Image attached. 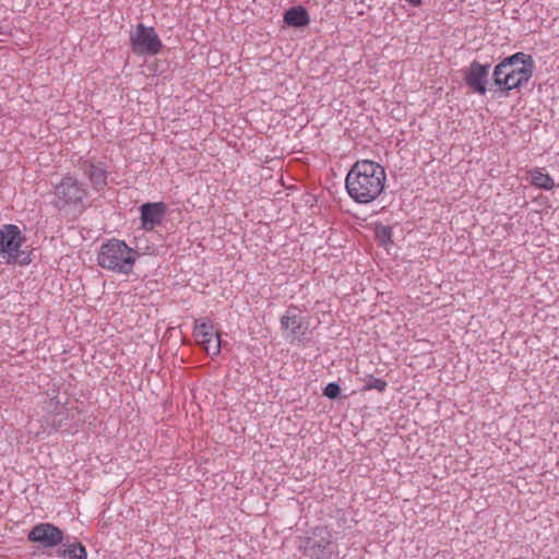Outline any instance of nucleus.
I'll return each instance as SVG.
<instances>
[{
  "label": "nucleus",
  "mask_w": 559,
  "mask_h": 559,
  "mask_svg": "<svg viewBox=\"0 0 559 559\" xmlns=\"http://www.w3.org/2000/svg\"><path fill=\"white\" fill-rule=\"evenodd\" d=\"M374 237L379 245L388 246L392 243V228L390 226L378 225L374 228Z\"/></svg>",
  "instance_id": "nucleus-17"
},
{
  "label": "nucleus",
  "mask_w": 559,
  "mask_h": 559,
  "mask_svg": "<svg viewBox=\"0 0 559 559\" xmlns=\"http://www.w3.org/2000/svg\"><path fill=\"white\" fill-rule=\"evenodd\" d=\"M79 166L95 191L103 192L106 189L109 171L104 166V163L81 157Z\"/></svg>",
  "instance_id": "nucleus-9"
},
{
  "label": "nucleus",
  "mask_w": 559,
  "mask_h": 559,
  "mask_svg": "<svg viewBox=\"0 0 559 559\" xmlns=\"http://www.w3.org/2000/svg\"><path fill=\"white\" fill-rule=\"evenodd\" d=\"M325 535L320 539L305 538L302 551L310 559H329L333 555L331 533L324 530Z\"/></svg>",
  "instance_id": "nucleus-10"
},
{
  "label": "nucleus",
  "mask_w": 559,
  "mask_h": 559,
  "mask_svg": "<svg viewBox=\"0 0 559 559\" xmlns=\"http://www.w3.org/2000/svg\"><path fill=\"white\" fill-rule=\"evenodd\" d=\"M167 211L164 202H147L141 205V226L146 231H152L160 225Z\"/></svg>",
  "instance_id": "nucleus-11"
},
{
  "label": "nucleus",
  "mask_w": 559,
  "mask_h": 559,
  "mask_svg": "<svg viewBox=\"0 0 559 559\" xmlns=\"http://www.w3.org/2000/svg\"><path fill=\"white\" fill-rule=\"evenodd\" d=\"M487 70L486 67L479 64L478 62L474 61L468 70L465 72V82L466 84L472 88L473 92L485 94L486 93V86H485V76H486Z\"/></svg>",
  "instance_id": "nucleus-12"
},
{
  "label": "nucleus",
  "mask_w": 559,
  "mask_h": 559,
  "mask_svg": "<svg viewBox=\"0 0 559 559\" xmlns=\"http://www.w3.org/2000/svg\"><path fill=\"white\" fill-rule=\"evenodd\" d=\"M281 326L284 330H289L292 335L296 336L302 328V322L300 318L296 314H285L281 318Z\"/></svg>",
  "instance_id": "nucleus-15"
},
{
  "label": "nucleus",
  "mask_w": 559,
  "mask_h": 559,
  "mask_svg": "<svg viewBox=\"0 0 559 559\" xmlns=\"http://www.w3.org/2000/svg\"><path fill=\"white\" fill-rule=\"evenodd\" d=\"M140 253L117 238L103 242L97 252V264L107 271L130 275Z\"/></svg>",
  "instance_id": "nucleus-3"
},
{
  "label": "nucleus",
  "mask_w": 559,
  "mask_h": 559,
  "mask_svg": "<svg viewBox=\"0 0 559 559\" xmlns=\"http://www.w3.org/2000/svg\"><path fill=\"white\" fill-rule=\"evenodd\" d=\"M25 242L26 237L19 226L0 225V257L5 258L7 263L28 265L32 262L31 252L21 249Z\"/></svg>",
  "instance_id": "nucleus-4"
},
{
  "label": "nucleus",
  "mask_w": 559,
  "mask_h": 559,
  "mask_svg": "<svg viewBox=\"0 0 559 559\" xmlns=\"http://www.w3.org/2000/svg\"><path fill=\"white\" fill-rule=\"evenodd\" d=\"M413 7H419L423 3V0H406Z\"/></svg>",
  "instance_id": "nucleus-20"
},
{
  "label": "nucleus",
  "mask_w": 559,
  "mask_h": 559,
  "mask_svg": "<svg viewBox=\"0 0 559 559\" xmlns=\"http://www.w3.org/2000/svg\"><path fill=\"white\" fill-rule=\"evenodd\" d=\"M63 537V532L51 523L36 524L27 534L29 542L40 544L45 548L60 545Z\"/></svg>",
  "instance_id": "nucleus-8"
},
{
  "label": "nucleus",
  "mask_w": 559,
  "mask_h": 559,
  "mask_svg": "<svg viewBox=\"0 0 559 559\" xmlns=\"http://www.w3.org/2000/svg\"><path fill=\"white\" fill-rule=\"evenodd\" d=\"M60 556L69 557L70 559H87L86 549L81 543L68 545Z\"/></svg>",
  "instance_id": "nucleus-16"
},
{
  "label": "nucleus",
  "mask_w": 559,
  "mask_h": 559,
  "mask_svg": "<svg viewBox=\"0 0 559 559\" xmlns=\"http://www.w3.org/2000/svg\"><path fill=\"white\" fill-rule=\"evenodd\" d=\"M386 183V173L382 165L371 159H359L349 169L345 188L348 195L360 204L377 200Z\"/></svg>",
  "instance_id": "nucleus-1"
},
{
  "label": "nucleus",
  "mask_w": 559,
  "mask_h": 559,
  "mask_svg": "<svg viewBox=\"0 0 559 559\" xmlns=\"http://www.w3.org/2000/svg\"><path fill=\"white\" fill-rule=\"evenodd\" d=\"M53 193L58 206H78L88 197L86 186L69 174L55 186Z\"/></svg>",
  "instance_id": "nucleus-5"
},
{
  "label": "nucleus",
  "mask_w": 559,
  "mask_h": 559,
  "mask_svg": "<svg viewBox=\"0 0 559 559\" xmlns=\"http://www.w3.org/2000/svg\"><path fill=\"white\" fill-rule=\"evenodd\" d=\"M536 69L531 55L515 52L501 60L491 74V93L493 96L504 97L514 88L525 85Z\"/></svg>",
  "instance_id": "nucleus-2"
},
{
  "label": "nucleus",
  "mask_w": 559,
  "mask_h": 559,
  "mask_svg": "<svg viewBox=\"0 0 559 559\" xmlns=\"http://www.w3.org/2000/svg\"><path fill=\"white\" fill-rule=\"evenodd\" d=\"M388 386L386 381L380 378H373L370 376L364 386L365 391L377 390L378 392H384Z\"/></svg>",
  "instance_id": "nucleus-18"
},
{
  "label": "nucleus",
  "mask_w": 559,
  "mask_h": 559,
  "mask_svg": "<svg viewBox=\"0 0 559 559\" xmlns=\"http://www.w3.org/2000/svg\"><path fill=\"white\" fill-rule=\"evenodd\" d=\"M131 50L136 56H155L163 49V43L152 26L140 23L130 35Z\"/></svg>",
  "instance_id": "nucleus-6"
},
{
  "label": "nucleus",
  "mask_w": 559,
  "mask_h": 559,
  "mask_svg": "<svg viewBox=\"0 0 559 559\" xmlns=\"http://www.w3.org/2000/svg\"><path fill=\"white\" fill-rule=\"evenodd\" d=\"M284 22L293 27H304L309 24L310 17L304 7L297 5L288 9L284 13Z\"/></svg>",
  "instance_id": "nucleus-13"
},
{
  "label": "nucleus",
  "mask_w": 559,
  "mask_h": 559,
  "mask_svg": "<svg viewBox=\"0 0 559 559\" xmlns=\"http://www.w3.org/2000/svg\"><path fill=\"white\" fill-rule=\"evenodd\" d=\"M527 179L530 183L538 189L552 190L555 182L551 176L543 171V168H533L527 171Z\"/></svg>",
  "instance_id": "nucleus-14"
},
{
  "label": "nucleus",
  "mask_w": 559,
  "mask_h": 559,
  "mask_svg": "<svg viewBox=\"0 0 559 559\" xmlns=\"http://www.w3.org/2000/svg\"><path fill=\"white\" fill-rule=\"evenodd\" d=\"M193 337L207 355L218 356L222 349V334L215 330L214 323L209 318L195 320L193 326Z\"/></svg>",
  "instance_id": "nucleus-7"
},
{
  "label": "nucleus",
  "mask_w": 559,
  "mask_h": 559,
  "mask_svg": "<svg viewBox=\"0 0 559 559\" xmlns=\"http://www.w3.org/2000/svg\"><path fill=\"white\" fill-rule=\"evenodd\" d=\"M340 392L341 388L337 383H329L323 390V394L329 399H336Z\"/></svg>",
  "instance_id": "nucleus-19"
}]
</instances>
